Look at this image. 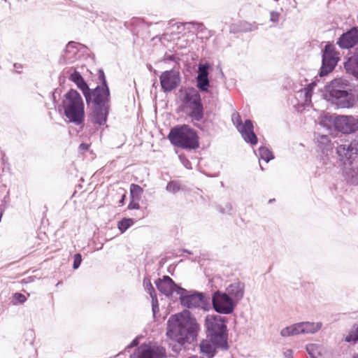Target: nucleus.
Listing matches in <instances>:
<instances>
[{
	"label": "nucleus",
	"instance_id": "f257e3e1",
	"mask_svg": "<svg viewBox=\"0 0 358 358\" xmlns=\"http://www.w3.org/2000/svg\"><path fill=\"white\" fill-rule=\"evenodd\" d=\"M199 326L194 318L190 315L187 310L171 315L168 320V337L184 344L185 341L191 342L196 336Z\"/></svg>",
	"mask_w": 358,
	"mask_h": 358
},
{
	"label": "nucleus",
	"instance_id": "f03ea898",
	"mask_svg": "<svg viewBox=\"0 0 358 358\" xmlns=\"http://www.w3.org/2000/svg\"><path fill=\"white\" fill-rule=\"evenodd\" d=\"M323 96L327 101L341 108H351L358 100L349 81L343 78H336L326 85Z\"/></svg>",
	"mask_w": 358,
	"mask_h": 358
},
{
	"label": "nucleus",
	"instance_id": "7ed1b4c3",
	"mask_svg": "<svg viewBox=\"0 0 358 358\" xmlns=\"http://www.w3.org/2000/svg\"><path fill=\"white\" fill-rule=\"evenodd\" d=\"M62 107L64 115L70 122L76 125L83 124L85 120V106L80 94L71 89L64 96Z\"/></svg>",
	"mask_w": 358,
	"mask_h": 358
},
{
	"label": "nucleus",
	"instance_id": "20e7f679",
	"mask_svg": "<svg viewBox=\"0 0 358 358\" xmlns=\"http://www.w3.org/2000/svg\"><path fill=\"white\" fill-rule=\"evenodd\" d=\"M168 138L173 145L186 150H194L199 146V137L196 131L187 124L172 128Z\"/></svg>",
	"mask_w": 358,
	"mask_h": 358
},
{
	"label": "nucleus",
	"instance_id": "39448f33",
	"mask_svg": "<svg viewBox=\"0 0 358 358\" xmlns=\"http://www.w3.org/2000/svg\"><path fill=\"white\" fill-rule=\"evenodd\" d=\"M181 110L193 121L200 122L204 116V108L200 94L193 87L188 88L181 96Z\"/></svg>",
	"mask_w": 358,
	"mask_h": 358
},
{
	"label": "nucleus",
	"instance_id": "423d86ee",
	"mask_svg": "<svg viewBox=\"0 0 358 358\" xmlns=\"http://www.w3.org/2000/svg\"><path fill=\"white\" fill-rule=\"evenodd\" d=\"M206 327L208 338L220 345H227L226 324L224 317L220 315H208L206 318Z\"/></svg>",
	"mask_w": 358,
	"mask_h": 358
},
{
	"label": "nucleus",
	"instance_id": "0eeeda50",
	"mask_svg": "<svg viewBox=\"0 0 358 358\" xmlns=\"http://www.w3.org/2000/svg\"><path fill=\"white\" fill-rule=\"evenodd\" d=\"M231 121L246 143L252 145L257 143L258 139L254 132V126L250 120H245L243 123L240 114L234 112L231 115Z\"/></svg>",
	"mask_w": 358,
	"mask_h": 358
},
{
	"label": "nucleus",
	"instance_id": "6e6552de",
	"mask_svg": "<svg viewBox=\"0 0 358 358\" xmlns=\"http://www.w3.org/2000/svg\"><path fill=\"white\" fill-rule=\"evenodd\" d=\"M338 60V53L336 51L334 46L327 44L323 50L320 76L323 77L331 73L335 69Z\"/></svg>",
	"mask_w": 358,
	"mask_h": 358
},
{
	"label": "nucleus",
	"instance_id": "1a4fd4ad",
	"mask_svg": "<svg viewBox=\"0 0 358 358\" xmlns=\"http://www.w3.org/2000/svg\"><path fill=\"white\" fill-rule=\"evenodd\" d=\"M212 301L213 308L217 313L229 314L234 310V301L226 292H214Z\"/></svg>",
	"mask_w": 358,
	"mask_h": 358
},
{
	"label": "nucleus",
	"instance_id": "9d476101",
	"mask_svg": "<svg viewBox=\"0 0 358 358\" xmlns=\"http://www.w3.org/2000/svg\"><path fill=\"white\" fill-rule=\"evenodd\" d=\"M335 129L343 134H350L358 129L357 120L352 116L338 115L331 117Z\"/></svg>",
	"mask_w": 358,
	"mask_h": 358
},
{
	"label": "nucleus",
	"instance_id": "9b49d317",
	"mask_svg": "<svg viewBox=\"0 0 358 358\" xmlns=\"http://www.w3.org/2000/svg\"><path fill=\"white\" fill-rule=\"evenodd\" d=\"M336 155L338 160H354L358 155V134L350 143L338 145Z\"/></svg>",
	"mask_w": 358,
	"mask_h": 358
},
{
	"label": "nucleus",
	"instance_id": "f8f14e48",
	"mask_svg": "<svg viewBox=\"0 0 358 358\" xmlns=\"http://www.w3.org/2000/svg\"><path fill=\"white\" fill-rule=\"evenodd\" d=\"M159 80L163 92H170L180 85V73L176 70L166 71L161 74Z\"/></svg>",
	"mask_w": 358,
	"mask_h": 358
},
{
	"label": "nucleus",
	"instance_id": "ddd939ff",
	"mask_svg": "<svg viewBox=\"0 0 358 358\" xmlns=\"http://www.w3.org/2000/svg\"><path fill=\"white\" fill-rule=\"evenodd\" d=\"M343 166L342 174L346 182L350 185H358V164L354 160H339Z\"/></svg>",
	"mask_w": 358,
	"mask_h": 358
},
{
	"label": "nucleus",
	"instance_id": "4468645a",
	"mask_svg": "<svg viewBox=\"0 0 358 358\" xmlns=\"http://www.w3.org/2000/svg\"><path fill=\"white\" fill-rule=\"evenodd\" d=\"M358 43V26L353 27L343 33L337 39L336 44L341 49H350Z\"/></svg>",
	"mask_w": 358,
	"mask_h": 358
},
{
	"label": "nucleus",
	"instance_id": "2eb2a0df",
	"mask_svg": "<svg viewBox=\"0 0 358 358\" xmlns=\"http://www.w3.org/2000/svg\"><path fill=\"white\" fill-rule=\"evenodd\" d=\"M91 101L94 106H110V93L108 87L96 86L90 90Z\"/></svg>",
	"mask_w": 358,
	"mask_h": 358
},
{
	"label": "nucleus",
	"instance_id": "dca6fc26",
	"mask_svg": "<svg viewBox=\"0 0 358 358\" xmlns=\"http://www.w3.org/2000/svg\"><path fill=\"white\" fill-rule=\"evenodd\" d=\"M138 358H163L165 356V350L163 348L141 345L136 350Z\"/></svg>",
	"mask_w": 358,
	"mask_h": 358
},
{
	"label": "nucleus",
	"instance_id": "f3484780",
	"mask_svg": "<svg viewBox=\"0 0 358 358\" xmlns=\"http://www.w3.org/2000/svg\"><path fill=\"white\" fill-rule=\"evenodd\" d=\"M210 67V66L208 64H200L199 66L196 81V87L201 92H208L210 86L208 79V70Z\"/></svg>",
	"mask_w": 358,
	"mask_h": 358
},
{
	"label": "nucleus",
	"instance_id": "a211bd4d",
	"mask_svg": "<svg viewBox=\"0 0 358 358\" xmlns=\"http://www.w3.org/2000/svg\"><path fill=\"white\" fill-rule=\"evenodd\" d=\"M157 291H187L180 287L168 275L158 278L154 280Z\"/></svg>",
	"mask_w": 358,
	"mask_h": 358
},
{
	"label": "nucleus",
	"instance_id": "6ab92c4d",
	"mask_svg": "<svg viewBox=\"0 0 358 358\" xmlns=\"http://www.w3.org/2000/svg\"><path fill=\"white\" fill-rule=\"evenodd\" d=\"M181 303L188 308H196L205 304V296L202 292H194L180 296Z\"/></svg>",
	"mask_w": 358,
	"mask_h": 358
},
{
	"label": "nucleus",
	"instance_id": "aec40b11",
	"mask_svg": "<svg viewBox=\"0 0 358 358\" xmlns=\"http://www.w3.org/2000/svg\"><path fill=\"white\" fill-rule=\"evenodd\" d=\"M110 106H94L92 111L93 120L99 125H103L106 122L109 113Z\"/></svg>",
	"mask_w": 358,
	"mask_h": 358
},
{
	"label": "nucleus",
	"instance_id": "412c9836",
	"mask_svg": "<svg viewBox=\"0 0 358 358\" xmlns=\"http://www.w3.org/2000/svg\"><path fill=\"white\" fill-rule=\"evenodd\" d=\"M227 348V345H220L217 343H215L211 338H209V339L203 340L200 343V350L201 352L203 354H206L208 356V358H211L214 356L215 349L217 348Z\"/></svg>",
	"mask_w": 358,
	"mask_h": 358
},
{
	"label": "nucleus",
	"instance_id": "4be33fe9",
	"mask_svg": "<svg viewBox=\"0 0 358 358\" xmlns=\"http://www.w3.org/2000/svg\"><path fill=\"white\" fill-rule=\"evenodd\" d=\"M317 148L322 153L332 152L334 144L331 143L329 136L324 134H317L316 136Z\"/></svg>",
	"mask_w": 358,
	"mask_h": 358
},
{
	"label": "nucleus",
	"instance_id": "5701e85b",
	"mask_svg": "<svg viewBox=\"0 0 358 358\" xmlns=\"http://www.w3.org/2000/svg\"><path fill=\"white\" fill-rule=\"evenodd\" d=\"M321 327L322 324L320 322H301L297 324V329L299 334H313L318 331Z\"/></svg>",
	"mask_w": 358,
	"mask_h": 358
},
{
	"label": "nucleus",
	"instance_id": "b1692460",
	"mask_svg": "<svg viewBox=\"0 0 358 358\" xmlns=\"http://www.w3.org/2000/svg\"><path fill=\"white\" fill-rule=\"evenodd\" d=\"M344 67L349 73L358 69V50L344 63Z\"/></svg>",
	"mask_w": 358,
	"mask_h": 358
},
{
	"label": "nucleus",
	"instance_id": "393cba45",
	"mask_svg": "<svg viewBox=\"0 0 358 358\" xmlns=\"http://www.w3.org/2000/svg\"><path fill=\"white\" fill-rule=\"evenodd\" d=\"M257 29V27L247 22H240L237 25L231 27V32H248Z\"/></svg>",
	"mask_w": 358,
	"mask_h": 358
},
{
	"label": "nucleus",
	"instance_id": "a878e982",
	"mask_svg": "<svg viewBox=\"0 0 358 358\" xmlns=\"http://www.w3.org/2000/svg\"><path fill=\"white\" fill-rule=\"evenodd\" d=\"M76 86L82 91L85 98V101L87 104H90L91 101V95H90V90L91 89L89 87L87 83L83 79L80 83H78L76 84Z\"/></svg>",
	"mask_w": 358,
	"mask_h": 358
},
{
	"label": "nucleus",
	"instance_id": "bb28decb",
	"mask_svg": "<svg viewBox=\"0 0 358 358\" xmlns=\"http://www.w3.org/2000/svg\"><path fill=\"white\" fill-rule=\"evenodd\" d=\"M143 189L138 185L131 184L130 185V199L141 200Z\"/></svg>",
	"mask_w": 358,
	"mask_h": 358
},
{
	"label": "nucleus",
	"instance_id": "cd10ccee",
	"mask_svg": "<svg viewBox=\"0 0 358 358\" xmlns=\"http://www.w3.org/2000/svg\"><path fill=\"white\" fill-rule=\"evenodd\" d=\"M258 153L260 159L264 160L266 163L274 158L273 152L269 149L264 146L259 148Z\"/></svg>",
	"mask_w": 358,
	"mask_h": 358
},
{
	"label": "nucleus",
	"instance_id": "c85d7f7f",
	"mask_svg": "<svg viewBox=\"0 0 358 358\" xmlns=\"http://www.w3.org/2000/svg\"><path fill=\"white\" fill-rule=\"evenodd\" d=\"M329 153L331 152L322 153L320 158V163L325 169H330L334 166V163L331 161Z\"/></svg>",
	"mask_w": 358,
	"mask_h": 358
},
{
	"label": "nucleus",
	"instance_id": "c756f323",
	"mask_svg": "<svg viewBox=\"0 0 358 358\" xmlns=\"http://www.w3.org/2000/svg\"><path fill=\"white\" fill-rule=\"evenodd\" d=\"M134 223V220L131 218H123L118 222V229L122 233H124L132 226Z\"/></svg>",
	"mask_w": 358,
	"mask_h": 358
},
{
	"label": "nucleus",
	"instance_id": "7c9ffc66",
	"mask_svg": "<svg viewBox=\"0 0 358 358\" xmlns=\"http://www.w3.org/2000/svg\"><path fill=\"white\" fill-rule=\"evenodd\" d=\"M316 82L313 81L310 84L307 85L306 87L304 88V96H305V101L308 102L310 101L312 96V93L314 87L316 86Z\"/></svg>",
	"mask_w": 358,
	"mask_h": 358
},
{
	"label": "nucleus",
	"instance_id": "2f4dec72",
	"mask_svg": "<svg viewBox=\"0 0 358 358\" xmlns=\"http://www.w3.org/2000/svg\"><path fill=\"white\" fill-rule=\"evenodd\" d=\"M347 342H354L358 341V325H355L348 335L345 337Z\"/></svg>",
	"mask_w": 358,
	"mask_h": 358
},
{
	"label": "nucleus",
	"instance_id": "473e14b6",
	"mask_svg": "<svg viewBox=\"0 0 358 358\" xmlns=\"http://www.w3.org/2000/svg\"><path fill=\"white\" fill-rule=\"evenodd\" d=\"M299 334V332H298L297 324L290 326V327H286V328H284L281 331V335L282 336H292V335Z\"/></svg>",
	"mask_w": 358,
	"mask_h": 358
},
{
	"label": "nucleus",
	"instance_id": "72a5a7b5",
	"mask_svg": "<svg viewBox=\"0 0 358 358\" xmlns=\"http://www.w3.org/2000/svg\"><path fill=\"white\" fill-rule=\"evenodd\" d=\"M245 289V285L239 280H236L231 283L226 289V291H243Z\"/></svg>",
	"mask_w": 358,
	"mask_h": 358
},
{
	"label": "nucleus",
	"instance_id": "f704fd0d",
	"mask_svg": "<svg viewBox=\"0 0 358 358\" xmlns=\"http://www.w3.org/2000/svg\"><path fill=\"white\" fill-rule=\"evenodd\" d=\"M166 189L169 192L176 194L180 189V185L178 182L172 180L167 184Z\"/></svg>",
	"mask_w": 358,
	"mask_h": 358
},
{
	"label": "nucleus",
	"instance_id": "c9c22d12",
	"mask_svg": "<svg viewBox=\"0 0 358 358\" xmlns=\"http://www.w3.org/2000/svg\"><path fill=\"white\" fill-rule=\"evenodd\" d=\"M143 286L145 291H155L154 286L150 276H145L143 281Z\"/></svg>",
	"mask_w": 358,
	"mask_h": 358
},
{
	"label": "nucleus",
	"instance_id": "e433bc0d",
	"mask_svg": "<svg viewBox=\"0 0 358 358\" xmlns=\"http://www.w3.org/2000/svg\"><path fill=\"white\" fill-rule=\"evenodd\" d=\"M84 78L81 76V74L77 71H74L69 76V80L73 82L76 85L78 83H80Z\"/></svg>",
	"mask_w": 358,
	"mask_h": 358
},
{
	"label": "nucleus",
	"instance_id": "4c0bfd02",
	"mask_svg": "<svg viewBox=\"0 0 358 358\" xmlns=\"http://www.w3.org/2000/svg\"><path fill=\"white\" fill-rule=\"evenodd\" d=\"M98 78L101 83V87H108L105 73L102 69L98 70Z\"/></svg>",
	"mask_w": 358,
	"mask_h": 358
},
{
	"label": "nucleus",
	"instance_id": "58836bf2",
	"mask_svg": "<svg viewBox=\"0 0 358 358\" xmlns=\"http://www.w3.org/2000/svg\"><path fill=\"white\" fill-rule=\"evenodd\" d=\"M82 262V256L80 253H76L73 256V269H77L80 266Z\"/></svg>",
	"mask_w": 358,
	"mask_h": 358
},
{
	"label": "nucleus",
	"instance_id": "ea45409f",
	"mask_svg": "<svg viewBox=\"0 0 358 358\" xmlns=\"http://www.w3.org/2000/svg\"><path fill=\"white\" fill-rule=\"evenodd\" d=\"M232 205L230 203H226L224 204V206H219L218 210L222 213H230V212L232 210Z\"/></svg>",
	"mask_w": 358,
	"mask_h": 358
},
{
	"label": "nucleus",
	"instance_id": "a19ab883",
	"mask_svg": "<svg viewBox=\"0 0 358 358\" xmlns=\"http://www.w3.org/2000/svg\"><path fill=\"white\" fill-rule=\"evenodd\" d=\"M150 296L152 299V310L153 312L155 313L156 311L159 310V303L157 299L156 292H150Z\"/></svg>",
	"mask_w": 358,
	"mask_h": 358
},
{
	"label": "nucleus",
	"instance_id": "79ce46f5",
	"mask_svg": "<svg viewBox=\"0 0 358 358\" xmlns=\"http://www.w3.org/2000/svg\"><path fill=\"white\" fill-rule=\"evenodd\" d=\"M71 48L73 49L72 53L76 54L77 50H74L75 49V43L74 42H69L66 45V50H65V56H64L66 59H68L67 54L70 53L71 52Z\"/></svg>",
	"mask_w": 358,
	"mask_h": 358
},
{
	"label": "nucleus",
	"instance_id": "37998d69",
	"mask_svg": "<svg viewBox=\"0 0 358 358\" xmlns=\"http://www.w3.org/2000/svg\"><path fill=\"white\" fill-rule=\"evenodd\" d=\"M140 200H136L134 199H131V201L128 205V209L129 210H137L139 209L140 205L138 203V201Z\"/></svg>",
	"mask_w": 358,
	"mask_h": 358
},
{
	"label": "nucleus",
	"instance_id": "c03bdc74",
	"mask_svg": "<svg viewBox=\"0 0 358 358\" xmlns=\"http://www.w3.org/2000/svg\"><path fill=\"white\" fill-rule=\"evenodd\" d=\"M280 13L276 11H271L270 13V21L277 23L279 21Z\"/></svg>",
	"mask_w": 358,
	"mask_h": 358
},
{
	"label": "nucleus",
	"instance_id": "a18cd8bd",
	"mask_svg": "<svg viewBox=\"0 0 358 358\" xmlns=\"http://www.w3.org/2000/svg\"><path fill=\"white\" fill-rule=\"evenodd\" d=\"M14 300L20 302V303H23L26 301V297L25 296H24L23 294H22L21 293H19V292H17L14 294Z\"/></svg>",
	"mask_w": 358,
	"mask_h": 358
},
{
	"label": "nucleus",
	"instance_id": "49530a36",
	"mask_svg": "<svg viewBox=\"0 0 358 358\" xmlns=\"http://www.w3.org/2000/svg\"><path fill=\"white\" fill-rule=\"evenodd\" d=\"M179 158L182 164L185 166V167H186L187 169H191V163L187 159L180 155L179 156Z\"/></svg>",
	"mask_w": 358,
	"mask_h": 358
},
{
	"label": "nucleus",
	"instance_id": "de8ad7c7",
	"mask_svg": "<svg viewBox=\"0 0 358 358\" xmlns=\"http://www.w3.org/2000/svg\"><path fill=\"white\" fill-rule=\"evenodd\" d=\"M188 24H192L193 27H194L195 28H196L198 29H202V27H203L202 23L196 22H188Z\"/></svg>",
	"mask_w": 358,
	"mask_h": 358
},
{
	"label": "nucleus",
	"instance_id": "09e8293b",
	"mask_svg": "<svg viewBox=\"0 0 358 358\" xmlns=\"http://www.w3.org/2000/svg\"><path fill=\"white\" fill-rule=\"evenodd\" d=\"M90 145L87 143H83L79 145V149L82 151H87Z\"/></svg>",
	"mask_w": 358,
	"mask_h": 358
},
{
	"label": "nucleus",
	"instance_id": "8fccbe9b",
	"mask_svg": "<svg viewBox=\"0 0 358 358\" xmlns=\"http://www.w3.org/2000/svg\"><path fill=\"white\" fill-rule=\"evenodd\" d=\"M125 199H126V194H123L122 195V197H121L120 200L119 201L120 205L122 206L124 203Z\"/></svg>",
	"mask_w": 358,
	"mask_h": 358
},
{
	"label": "nucleus",
	"instance_id": "3c124183",
	"mask_svg": "<svg viewBox=\"0 0 358 358\" xmlns=\"http://www.w3.org/2000/svg\"><path fill=\"white\" fill-rule=\"evenodd\" d=\"M215 278H213V279L208 280V285L210 286L211 288H213V283L215 282Z\"/></svg>",
	"mask_w": 358,
	"mask_h": 358
},
{
	"label": "nucleus",
	"instance_id": "603ef678",
	"mask_svg": "<svg viewBox=\"0 0 358 358\" xmlns=\"http://www.w3.org/2000/svg\"><path fill=\"white\" fill-rule=\"evenodd\" d=\"M351 74L358 79V68L355 71L352 72Z\"/></svg>",
	"mask_w": 358,
	"mask_h": 358
},
{
	"label": "nucleus",
	"instance_id": "864d4df0",
	"mask_svg": "<svg viewBox=\"0 0 358 358\" xmlns=\"http://www.w3.org/2000/svg\"><path fill=\"white\" fill-rule=\"evenodd\" d=\"M182 251H183L184 252H187V253H188V254H192V252H191L189 250H186V249L182 250Z\"/></svg>",
	"mask_w": 358,
	"mask_h": 358
},
{
	"label": "nucleus",
	"instance_id": "5fc2aeb1",
	"mask_svg": "<svg viewBox=\"0 0 358 358\" xmlns=\"http://www.w3.org/2000/svg\"><path fill=\"white\" fill-rule=\"evenodd\" d=\"M52 99L54 101H55V92H54L52 94Z\"/></svg>",
	"mask_w": 358,
	"mask_h": 358
},
{
	"label": "nucleus",
	"instance_id": "6e6d98bb",
	"mask_svg": "<svg viewBox=\"0 0 358 358\" xmlns=\"http://www.w3.org/2000/svg\"><path fill=\"white\" fill-rule=\"evenodd\" d=\"M285 354H287L288 356H289V355H291V354H292V351H290V350H287V351L285 352Z\"/></svg>",
	"mask_w": 358,
	"mask_h": 358
},
{
	"label": "nucleus",
	"instance_id": "4d7b16f0",
	"mask_svg": "<svg viewBox=\"0 0 358 358\" xmlns=\"http://www.w3.org/2000/svg\"><path fill=\"white\" fill-rule=\"evenodd\" d=\"M165 293H166L167 296H171V294H172V292H165Z\"/></svg>",
	"mask_w": 358,
	"mask_h": 358
},
{
	"label": "nucleus",
	"instance_id": "13d9d810",
	"mask_svg": "<svg viewBox=\"0 0 358 358\" xmlns=\"http://www.w3.org/2000/svg\"><path fill=\"white\" fill-rule=\"evenodd\" d=\"M353 358H358V354H357V355H355V356L353 357Z\"/></svg>",
	"mask_w": 358,
	"mask_h": 358
},
{
	"label": "nucleus",
	"instance_id": "bf43d9fd",
	"mask_svg": "<svg viewBox=\"0 0 358 358\" xmlns=\"http://www.w3.org/2000/svg\"><path fill=\"white\" fill-rule=\"evenodd\" d=\"M189 358H196L195 357H189Z\"/></svg>",
	"mask_w": 358,
	"mask_h": 358
}]
</instances>
